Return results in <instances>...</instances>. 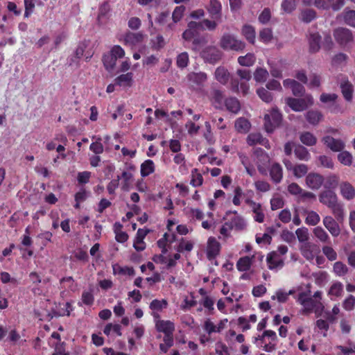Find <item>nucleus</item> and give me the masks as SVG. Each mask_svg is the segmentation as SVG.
<instances>
[{"label": "nucleus", "instance_id": "f257e3e1", "mask_svg": "<svg viewBox=\"0 0 355 355\" xmlns=\"http://www.w3.org/2000/svg\"><path fill=\"white\" fill-rule=\"evenodd\" d=\"M319 201L331 210V213L337 220H343L345 217L343 205L338 201V198L334 191L327 189L320 192Z\"/></svg>", "mask_w": 355, "mask_h": 355}, {"label": "nucleus", "instance_id": "f03ea898", "mask_svg": "<svg viewBox=\"0 0 355 355\" xmlns=\"http://www.w3.org/2000/svg\"><path fill=\"white\" fill-rule=\"evenodd\" d=\"M124 55L125 51L120 46H114L110 51L103 57L104 67L108 71H112L116 64L117 60L123 58Z\"/></svg>", "mask_w": 355, "mask_h": 355}, {"label": "nucleus", "instance_id": "7ed1b4c3", "mask_svg": "<svg viewBox=\"0 0 355 355\" xmlns=\"http://www.w3.org/2000/svg\"><path fill=\"white\" fill-rule=\"evenodd\" d=\"M220 46L224 50L241 51L245 49V44L233 35L225 33L220 40Z\"/></svg>", "mask_w": 355, "mask_h": 355}, {"label": "nucleus", "instance_id": "20e7f679", "mask_svg": "<svg viewBox=\"0 0 355 355\" xmlns=\"http://www.w3.org/2000/svg\"><path fill=\"white\" fill-rule=\"evenodd\" d=\"M205 62L214 64L219 62L223 56V52L216 46H207L200 53Z\"/></svg>", "mask_w": 355, "mask_h": 355}, {"label": "nucleus", "instance_id": "39448f33", "mask_svg": "<svg viewBox=\"0 0 355 355\" xmlns=\"http://www.w3.org/2000/svg\"><path fill=\"white\" fill-rule=\"evenodd\" d=\"M282 114L276 109L272 108L269 113L264 116V127L268 133L272 132L281 123Z\"/></svg>", "mask_w": 355, "mask_h": 355}, {"label": "nucleus", "instance_id": "423d86ee", "mask_svg": "<svg viewBox=\"0 0 355 355\" xmlns=\"http://www.w3.org/2000/svg\"><path fill=\"white\" fill-rule=\"evenodd\" d=\"M298 302L304 306V312L309 313L313 309H316L315 312L320 308L323 311L324 306L320 302L315 301L311 297H306L304 293H301L298 297Z\"/></svg>", "mask_w": 355, "mask_h": 355}, {"label": "nucleus", "instance_id": "0eeeda50", "mask_svg": "<svg viewBox=\"0 0 355 355\" xmlns=\"http://www.w3.org/2000/svg\"><path fill=\"white\" fill-rule=\"evenodd\" d=\"M336 41L340 45L345 46L353 41L352 33L345 28H338L334 32Z\"/></svg>", "mask_w": 355, "mask_h": 355}, {"label": "nucleus", "instance_id": "6e6552de", "mask_svg": "<svg viewBox=\"0 0 355 355\" xmlns=\"http://www.w3.org/2000/svg\"><path fill=\"white\" fill-rule=\"evenodd\" d=\"M254 161L257 165V168L262 174H265V166L270 162V158L268 154L261 148H257L254 150Z\"/></svg>", "mask_w": 355, "mask_h": 355}, {"label": "nucleus", "instance_id": "1a4fd4ad", "mask_svg": "<svg viewBox=\"0 0 355 355\" xmlns=\"http://www.w3.org/2000/svg\"><path fill=\"white\" fill-rule=\"evenodd\" d=\"M207 10L211 19L220 20L222 17V5L218 0H209Z\"/></svg>", "mask_w": 355, "mask_h": 355}, {"label": "nucleus", "instance_id": "9d476101", "mask_svg": "<svg viewBox=\"0 0 355 355\" xmlns=\"http://www.w3.org/2000/svg\"><path fill=\"white\" fill-rule=\"evenodd\" d=\"M335 218V219L330 216H327L323 218V225L329 230L333 236H338L340 233V229L338 223H341Z\"/></svg>", "mask_w": 355, "mask_h": 355}, {"label": "nucleus", "instance_id": "9b49d317", "mask_svg": "<svg viewBox=\"0 0 355 355\" xmlns=\"http://www.w3.org/2000/svg\"><path fill=\"white\" fill-rule=\"evenodd\" d=\"M322 141L327 146V148L334 152H340L343 150L345 144L341 139H336L331 136H325L322 138Z\"/></svg>", "mask_w": 355, "mask_h": 355}, {"label": "nucleus", "instance_id": "f8f14e48", "mask_svg": "<svg viewBox=\"0 0 355 355\" xmlns=\"http://www.w3.org/2000/svg\"><path fill=\"white\" fill-rule=\"evenodd\" d=\"M324 182L323 177L315 173H311L306 177V184L313 190L319 189Z\"/></svg>", "mask_w": 355, "mask_h": 355}, {"label": "nucleus", "instance_id": "ddd939ff", "mask_svg": "<svg viewBox=\"0 0 355 355\" xmlns=\"http://www.w3.org/2000/svg\"><path fill=\"white\" fill-rule=\"evenodd\" d=\"M232 214L234 215L230 218L229 221L225 223V225H227L229 228L232 230L234 229L238 231L243 230L246 226L245 220L241 216L237 215L236 211Z\"/></svg>", "mask_w": 355, "mask_h": 355}, {"label": "nucleus", "instance_id": "4468645a", "mask_svg": "<svg viewBox=\"0 0 355 355\" xmlns=\"http://www.w3.org/2000/svg\"><path fill=\"white\" fill-rule=\"evenodd\" d=\"M220 244L214 237H209L207 241V257L209 260L214 259L220 252Z\"/></svg>", "mask_w": 355, "mask_h": 355}, {"label": "nucleus", "instance_id": "2eb2a0df", "mask_svg": "<svg viewBox=\"0 0 355 355\" xmlns=\"http://www.w3.org/2000/svg\"><path fill=\"white\" fill-rule=\"evenodd\" d=\"M247 143L250 146L260 144L268 149L270 148L269 141L258 132L250 133L247 137Z\"/></svg>", "mask_w": 355, "mask_h": 355}, {"label": "nucleus", "instance_id": "dca6fc26", "mask_svg": "<svg viewBox=\"0 0 355 355\" xmlns=\"http://www.w3.org/2000/svg\"><path fill=\"white\" fill-rule=\"evenodd\" d=\"M340 192L342 197L347 200H351L355 198V188L348 182H343L339 184Z\"/></svg>", "mask_w": 355, "mask_h": 355}, {"label": "nucleus", "instance_id": "f3484780", "mask_svg": "<svg viewBox=\"0 0 355 355\" xmlns=\"http://www.w3.org/2000/svg\"><path fill=\"white\" fill-rule=\"evenodd\" d=\"M246 202L250 206L253 213L254 214V218L259 223H262L264 220V214L263 209L259 203H257L252 200H247Z\"/></svg>", "mask_w": 355, "mask_h": 355}, {"label": "nucleus", "instance_id": "a211bd4d", "mask_svg": "<svg viewBox=\"0 0 355 355\" xmlns=\"http://www.w3.org/2000/svg\"><path fill=\"white\" fill-rule=\"evenodd\" d=\"M248 83V82H239L238 78L232 77L230 82L231 89L234 92H239V89H241L243 95H247L250 89Z\"/></svg>", "mask_w": 355, "mask_h": 355}, {"label": "nucleus", "instance_id": "6ab92c4d", "mask_svg": "<svg viewBox=\"0 0 355 355\" xmlns=\"http://www.w3.org/2000/svg\"><path fill=\"white\" fill-rule=\"evenodd\" d=\"M286 103L295 112H302L307 108L305 101L301 98H287Z\"/></svg>", "mask_w": 355, "mask_h": 355}, {"label": "nucleus", "instance_id": "aec40b11", "mask_svg": "<svg viewBox=\"0 0 355 355\" xmlns=\"http://www.w3.org/2000/svg\"><path fill=\"white\" fill-rule=\"evenodd\" d=\"M148 232V230L139 229L134 241L133 246L137 251H142L146 248V244L144 242V239Z\"/></svg>", "mask_w": 355, "mask_h": 355}, {"label": "nucleus", "instance_id": "412c9836", "mask_svg": "<svg viewBox=\"0 0 355 355\" xmlns=\"http://www.w3.org/2000/svg\"><path fill=\"white\" fill-rule=\"evenodd\" d=\"M155 327L158 331L163 332L164 334H173L175 330V325L170 320H158Z\"/></svg>", "mask_w": 355, "mask_h": 355}, {"label": "nucleus", "instance_id": "4be33fe9", "mask_svg": "<svg viewBox=\"0 0 355 355\" xmlns=\"http://www.w3.org/2000/svg\"><path fill=\"white\" fill-rule=\"evenodd\" d=\"M133 81V73L132 72H128L124 74H121L114 79L115 85L123 87H130L132 85Z\"/></svg>", "mask_w": 355, "mask_h": 355}, {"label": "nucleus", "instance_id": "5701e85b", "mask_svg": "<svg viewBox=\"0 0 355 355\" xmlns=\"http://www.w3.org/2000/svg\"><path fill=\"white\" fill-rule=\"evenodd\" d=\"M321 36L318 33H311L309 37V50L311 53L318 52L321 47Z\"/></svg>", "mask_w": 355, "mask_h": 355}, {"label": "nucleus", "instance_id": "b1692460", "mask_svg": "<svg viewBox=\"0 0 355 355\" xmlns=\"http://www.w3.org/2000/svg\"><path fill=\"white\" fill-rule=\"evenodd\" d=\"M270 175L271 180L276 184L279 183L283 178V170L281 165L278 163L273 164L270 168Z\"/></svg>", "mask_w": 355, "mask_h": 355}, {"label": "nucleus", "instance_id": "393cba45", "mask_svg": "<svg viewBox=\"0 0 355 355\" xmlns=\"http://www.w3.org/2000/svg\"><path fill=\"white\" fill-rule=\"evenodd\" d=\"M294 153L295 157L302 161H308L311 158L309 150L302 145L297 144L295 146Z\"/></svg>", "mask_w": 355, "mask_h": 355}, {"label": "nucleus", "instance_id": "a878e982", "mask_svg": "<svg viewBox=\"0 0 355 355\" xmlns=\"http://www.w3.org/2000/svg\"><path fill=\"white\" fill-rule=\"evenodd\" d=\"M215 78L219 83L225 85L230 79V73L225 67H219L215 71Z\"/></svg>", "mask_w": 355, "mask_h": 355}, {"label": "nucleus", "instance_id": "bb28decb", "mask_svg": "<svg viewBox=\"0 0 355 355\" xmlns=\"http://www.w3.org/2000/svg\"><path fill=\"white\" fill-rule=\"evenodd\" d=\"M300 140L303 144L307 146H315L317 143L316 137L310 132H301L300 134Z\"/></svg>", "mask_w": 355, "mask_h": 355}, {"label": "nucleus", "instance_id": "cd10ccee", "mask_svg": "<svg viewBox=\"0 0 355 355\" xmlns=\"http://www.w3.org/2000/svg\"><path fill=\"white\" fill-rule=\"evenodd\" d=\"M188 80L196 85H202L207 78V74L204 72L191 73L187 76Z\"/></svg>", "mask_w": 355, "mask_h": 355}, {"label": "nucleus", "instance_id": "c85d7f7f", "mask_svg": "<svg viewBox=\"0 0 355 355\" xmlns=\"http://www.w3.org/2000/svg\"><path fill=\"white\" fill-rule=\"evenodd\" d=\"M254 257H250L245 256L240 258L236 263V268L241 272H245L248 270L252 263V259Z\"/></svg>", "mask_w": 355, "mask_h": 355}, {"label": "nucleus", "instance_id": "c756f323", "mask_svg": "<svg viewBox=\"0 0 355 355\" xmlns=\"http://www.w3.org/2000/svg\"><path fill=\"white\" fill-rule=\"evenodd\" d=\"M143 40V35L140 33H128L124 37L125 44L135 46L141 42Z\"/></svg>", "mask_w": 355, "mask_h": 355}, {"label": "nucleus", "instance_id": "7c9ffc66", "mask_svg": "<svg viewBox=\"0 0 355 355\" xmlns=\"http://www.w3.org/2000/svg\"><path fill=\"white\" fill-rule=\"evenodd\" d=\"M313 248L314 245L311 243H304L300 248V252L305 259L311 261L315 257Z\"/></svg>", "mask_w": 355, "mask_h": 355}, {"label": "nucleus", "instance_id": "2f4dec72", "mask_svg": "<svg viewBox=\"0 0 355 355\" xmlns=\"http://www.w3.org/2000/svg\"><path fill=\"white\" fill-rule=\"evenodd\" d=\"M184 10H185V7L184 6H180L175 8V10L173 12V15H172V18H173V22L170 23L167 26L168 29H169V30L173 29V28L175 26V24L177 23L178 21H179L182 19Z\"/></svg>", "mask_w": 355, "mask_h": 355}, {"label": "nucleus", "instance_id": "473e14b6", "mask_svg": "<svg viewBox=\"0 0 355 355\" xmlns=\"http://www.w3.org/2000/svg\"><path fill=\"white\" fill-rule=\"evenodd\" d=\"M322 113L317 110H310L306 114V119L312 125H317L322 119Z\"/></svg>", "mask_w": 355, "mask_h": 355}, {"label": "nucleus", "instance_id": "72a5a7b5", "mask_svg": "<svg viewBox=\"0 0 355 355\" xmlns=\"http://www.w3.org/2000/svg\"><path fill=\"white\" fill-rule=\"evenodd\" d=\"M237 60L239 64L241 66L251 67L254 64L256 57L254 53H248L245 55L239 56Z\"/></svg>", "mask_w": 355, "mask_h": 355}, {"label": "nucleus", "instance_id": "f704fd0d", "mask_svg": "<svg viewBox=\"0 0 355 355\" xmlns=\"http://www.w3.org/2000/svg\"><path fill=\"white\" fill-rule=\"evenodd\" d=\"M304 213L306 214L305 222L307 225L314 226L320 222V217L315 211L306 210Z\"/></svg>", "mask_w": 355, "mask_h": 355}, {"label": "nucleus", "instance_id": "c9c22d12", "mask_svg": "<svg viewBox=\"0 0 355 355\" xmlns=\"http://www.w3.org/2000/svg\"><path fill=\"white\" fill-rule=\"evenodd\" d=\"M235 128L239 132L245 133L250 128V123L245 118H239L235 121Z\"/></svg>", "mask_w": 355, "mask_h": 355}, {"label": "nucleus", "instance_id": "e433bc0d", "mask_svg": "<svg viewBox=\"0 0 355 355\" xmlns=\"http://www.w3.org/2000/svg\"><path fill=\"white\" fill-rule=\"evenodd\" d=\"M155 171L154 162L150 159L146 160L141 165V175L146 177L153 173Z\"/></svg>", "mask_w": 355, "mask_h": 355}, {"label": "nucleus", "instance_id": "4c0bfd02", "mask_svg": "<svg viewBox=\"0 0 355 355\" xmlns=\"http://www.w3.org/2000/svg\"><path fill=\"white\" fill-rule=\"evenodd\" d=\"M225 103L227 109L232 113L236 114L241 109L240 103L236 98H229Z\"/></svg>", "mask_w": 355, "mask_h": 355}, {"label": "nucleus", "instance_id": "58836bf2", "mask_svg": "<svg viewBox=\"0 0 355 355\" xmlns=\"http://www.w3.org/2000/svg\"><path fill=\"white\" fill-rule=\"evenodd\" d=\"M242 35L251 44L255 42V30L249 25H245L242 28Z\"/></svg>", "mask_w": 355, "mask_h": 355}, {"label": "nucleus", "instance_id": "ea45409f", "mask_svg": "<svg viewBox=\"0 0 355 355\" xmlns=\"http://www.w3.org/2000/svg\"><path fill=\"white\" fill-rule=\"evenodd\" d=\"M341 91L344 98L347 101H350L353 96V87L351 83L348 81L341 83L340 85Z\"/></svg>", "mask_w": 355, "mask_h": 355}, {"label": "nucleus", "instance_id": "a19ab883", "mask_svg": "<svg viewBox=\"0 0 355 355\" xmlns=\"http://www.w3.org/2000/svg\"><path fill=\"white\" fill-rule=\"evenodd\" d=\"M316 17V12L313 9H305L302 10L300 15V19L304 23H310Z\"/></svg>", "mask_w": 355, "mask_h": 355}, {"label": "nucleus", "instance_id": "79ce46f5", "mask_svg": "<svg viewBox=\"0 0 355 355\" xmlns=\"http://www.w3.org/2000/svg\"><path fill=\"white\" fill-rule=\"evenodd\" d=\"M324 186L326 189L331 190L337 187L339 183V178L336 175H331L324 180Z\"/></svg>", "mask_w": 355, "mask_h": 355}, {"label": "nucleus", "instance_id": "37998d69", "mask_svg": "<svg viewBox=\"0 0 355 355\" xmlns=\"http://www.w3.org/2000/svg\"><path fill=\"white\" fill-rule=\"evenodd\" d=\"M313 233L314 236L321 242L327 243L329 236L327 232L321 227H316L313 229Z\"/></svg>", "mask_w": 355, "mask_h": 355}, {"label": "nucleus", "instance_id": "c03bdc74", "mask_svg": "<svg viewBox=\"0 0 355 355\" xmlns=\"http://www.w3.org/2000/svg\"><path fill=\"white\" fill-rule=\"evenodd\" d=\"M268 72L266 69L259 67L257 68L254 73V78L257 82H265L268 77Z\"/></svg>", "mask_w": 355, "mask_h": 355}, {"label": "nucleus", "instance_id": "a18cd8bd", "mask_svg": "<svg viewBox=\"0 0 355 355\" xmlns=\"http://www.w3.org/2000/svg\"><path fill=\"white\" fill-rule=\"evenodd\" d=\"M189 61V54L187 52H182L177 56L176 64L178 67L184 69L188 66Z\"/></svg>", "mask_w": 355, "mask_h": 355}, {"label": "nucleus", "instance_id": "49530a36", "mask_svg": "<svg viewBox=\"0 0 355 355\" xmlns=\"http://www.w3.org/2000/svg\"><path fill=\"white\" fill-rule=\"evenodd\" d=\"M334 271L338 276H344L348 272L347 266L341 261H337L334 264Z\"/></svg>", "mask_w": 355, "mask_h": 355}, {"label": "nucleus", "instance_id": "de8ad7c7", "mask_svg": "<svg viewBox=\"0 0 355 355\" xmlns=\"http://www.w3.org/2000/svg\"><path fill=\"white\" fill-rule=\"evenodd\" d=\"M114 227L116 240L119 243H124L125 241H126L128 240V236L125 232L120 231L121 225H120L119 223H115Z\"/></svg>", "mask_w": 355, "mask_h": 355}, {"label": "nucleus", "instance_id": "09e8293b", "mask_svg": "<svg viewBox=\"0 0 355 355\" xmlns=\"http://www.w3.org/2000/svg\"><path fill=\"white\" fill-rule=\"evenodd\" d=\"M338 159L339 162L345 165L350 166L352 163V155L347 151H343L338 155Z\"/></svg>", "mask_w": 355, "mask_h": 355}, {"label": "nucleus", "instance_id": "8fccbe9b", "mask_svg": "<svg viewBox=\"0 0 355 355\" xmlns=\"http://www.w3.org/2000/svg\"><path fill=\"white\" fill-rule=\"evenodd\" d=\"M277 254L275 252H273L268 254L267 257V262L268 263V267L270 269H274L276 267L279 266L280 264H282V261H278L277 259Z\"/></svg>", "mask_w": 355, "mask_h": 355}, {"label": "nucleus", "instance_id": "3c124183", "mask_svg": "<svg viewBox=\"0 0 355 355\" xmlns=\"http://www.w3.org/2000/svg\"><path fill=\"white\" fill-rule=\"evenodd\" d=\"M293 293V290H290L288 293L282 290H278L276 292V295H273L272 297V299L275 300V298H277L279 302L283 303L287 301L289 295H292Z\"/></svg>", "mask_w": 355, "mask_h": 355}, {"label": "nucleus", "instance_id": "603ef678", "mask_svg": "<svg viewBox=\"0 0 355 355\" xmlns=\"http://www.w3.org/2000/svg\"><path fill=\"white\" fill-rule=\"evenodd\" d=\"M257 93L259 98L266 103H270L272 101V96L267 89L261 87L257 90Z\"/></svg>", "mask_w": 355, "mask_h": 355}, {"label": "nucleus", "instance_id": "864d4df0", "mask_svg": "<svg viewBox=\"0 0 355 355\" xmlns=\"http://www.w3.org/2000/svg\"><path fill=\"white\" fill-rule=\"evenodd\" d=\"M236 74L239 77V82H248L252 78L250 71L248 69H239Z\"/></svg>", "mask_w": 355, "mask_h": 355}, {"label": "nucleus", "instance_id": "5fc2aeb1", "mask_svg": "<svg viewBox=\"0 0 355 355\" xmlns=\"http://www.w3.org/2000/svg\"><path fill=\"white\" fill-rule=\"evenodd\" d=\"M343 293V285L340 282L333 284L329 289V293L331 295L339 297Z\"/></svg>", "mask_w": 355, "mask_h": 355}, {"label": "nucleus", "instance_id": "6e6d98bb", "mask_svg": "<svg viewBox=\"0 0 355 355\" xmlns=\"http://www.w3.org/2000/svg\"><path fill=\"white\" fill-rule=\"evenodd\" d=\"M308 172V167L304 164H297L293 168V175L297 178H302Z\"/></svg>", "mask_w": 355, "mask_h": 355}, {"label": "nucleus", "instance_id": "4d7b16f0", "mask_svg": "<svg viewBox=\"0 0 355 355\" xmlns=\"http://www.w3.org/2000/svg\"><path fill=\"white\" fill-rule=\"evenodd\" d=\"M343 17L346 24L355 28V10L345 11Z\"/></svg>", "mask_w": 355, "mask_h": 355}, {"label": "nucleus", "instance_id": "13d9d810", "mask_svg": "<svg viewBox=\"0 0 355 355\" xmlns=\"http://www.w3.org/2000/svg\"><path fill=\"white\" fill-rule=\"evenodd\" d=\"M114 273H119L121 275H128L130 276H132L135 275V270L133 268L130 267H121L119 266H113Z\"/></svg>", "mask_w": 355, "mask_h": 355}, {"label": "nucleus", "instance_id": "bf43d9fd", "mask_svg": "<svg viewBox=\"0 0 355 355\" xmlns=\"http://www.w3.org/2000/svg\"><path fill=\"white\" fill-rule=\"evenodd\" d=\"M297 0H284L282 3V9L286 12H291L297 6Z\"/></svg>", "mask_w": 355, "mask_h": 355}, {"label": "nucleus", "instance_id": "052dcab7", "mask_svg": "<svg viewBox=\"0 0 355 355\" xmlns=\"http://www.w3.org/2000/svg\"><path fill=\"white\" fill-rule=\"evenodd\" d=\"M166 306L167 302L165 300H154L150 304V309L153 311H161L162 309L166 308Z\"/></svg>", "mask_w": 355, "mask_h": 355}, {"label": "nucleus", "instance_id": "680f3d73", "mask_svg": "<svg viewBox=\"0 0 355 355\" xmlns=\"http://www.w3.org/2000/svg\"><path fill=\"white\" fill-rule=\"evenodd\" d=\"M272 38V32L270 28H263L259 32V39L265 42H269Z\"/></svg>", "mask_w": 355, "mask_h": 355}, {"label": "nucleus", "instance_id": "e2e57ef3", "mask_svg": "<svg viewBox=\"0 0 355 355\" xmlns=\"http://www.w3.org/2000/svg\"><path fill=\"white\" fill-rule=\"evenodd\" d=\"M203 182V178L200 173L197 172V169L192 171V179L191 180V184L193 187H199Z\"/></svg>", "mask_w": 355, "mask_h": 355}, {"label": "nucleus", "instance_id": "0e129e2a", "mask_svg": "<svg viewBox=\"0 0 355 355\" xmlns=\"http://www.w3.org/2000/svg\"><path fill=\"white\" fill-rule=\"evenodd\" d=\"M295 234L300 242H306L309 239V232L306 227L298 228Z\"/></svg>", "mask_w": 355, "mask_h": 355}, {"label": "nucleus", "instance_id": "69168bd1", "mask_svg": "<svg viewBox=\"0 0 355 355\" xmlns=\"http://www.w3.org/2000/svg\"><path fill=\"white\" fill-rule=\"evenodd\" d=\"M299 198L300 201L309 202L315 200L316 197L313 193L302 189Z\"/></svg>", "mask_w": 355, "mask_h": 355}, {"label": "nucleus", "instance_id": "338daca9", "mask_svg": "<svg viewBox=\"0 0 355 355\" xmlns=\"http://www.w3.org/2000/svg\"><path fill=\"white\" fill-rule=\"evenodd\" d=\"M101 138H98L97 141L91 144L89 149L96 155L101 154L103 152V146L101 143Z\"/></svg>", "mask_w": 355, "mask_h": 355}, {"label": "nucleus", "instance_id": "774afa93", "mask_svg": "<svg viewBox=\"0 0 355 355\" xmlns=\"http://www.w3.org/2000/svg\"><path fill=\"white\" fill-rule=\"evenodd\" d=\"M343 306L347 311H352L355 306V297L350 295L344 300Z\"/></svg>", "mask_w": 355, "mask_h": 355}]
</instances>
